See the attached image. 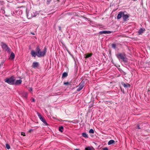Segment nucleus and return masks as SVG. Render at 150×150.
Instances as JSON below:
<instances>
[{"instance_id": "obj_30", "label": "nucleus", "mask_w": 150, "mask_h": 150, "mask_svg": "<svg viewBox=\"0 0 150 150\" xmlns=\"http://www.w3.org/2000/svg\"><path fill=\"white\" fill-rule=\"evenodd\" d=\"M137 128L139 129H141V128L140 127V126L139 125H137Z\"/></svg>"}, {"instance_id": "obj_9", "label": "nucleus", "mask_w": 150, "mask_h": 150, "mask_svg": "<svg viewBox=\"0 0 150 150\" xmlns=\"http://www.w3.org/2000/svg\"><path fill=\"white\" fill-rule=\"evenodd\" d=\"M111 33V32L110 31L103 30L100 31L99 33L102 34H110Z\"/></svg>"}, {"instance_id": "obj_31", "label": "nucleus", "mask_w": 150, "mask_h": 150, "mask_svg": "<svg viewBox=\"0 0 150 150\" xmlns=\"http://www.w3.org/2000/svg\"><path fill=\"white\" fill-rule=\"evenodd\" d=\"M31 14H32V16L33 17H35L36 16V15H35V14H33V15L32 13H31Z\"/></svg>"}, {"instance_id": "obj_19", "label": "nucleus", "mask_w": 150, "mask_h": 150, "mask_svg": "<svg viewBox=\"0 0 150 150\" xmlns=\"http://www.w3.org/2000/svg\"><path fill=\"white\" fill-rule=\"evenodd\" d=\"M64 129V127L63 126H61L59 127V130L61 132H63V130Z\"/></svg>"}, {"instance_id": "obj_16", "label": "nucleus", "mask_w": 150, "mask_h": 150, "mask_svg": "<svg viewBox=\"0 0 150 150\" xmlns=\"http://www.w3.org/2000/svg\"><path fill=\"white\" fill-rule=\"evenodd\" d=\"M115 142V141L113 140H110L108 143V144L109 145H111Z\"/></svg>"}, {"instance_id": "obj_15", "label": "nucleus", "mask_w": 150, "mask_h": 150, "mask_svg": "<svg viewBox=\"0 0 150 150\" xmlns=\"http://www.w3.org/2000/svg\"><path fill=\"white\" fill-rule=\"evenodd\" d=\"M82 136L86 138H88V134L85 133H83L82 134Z\"/></svg>"}, {"instance_id": "obj_28", "label": "nucleus", "mask_w": 150, "mask_h": 150, "mask_svg": "<svg viewBox=\"0 0 150 150\" xmlns=\"http://www.w3.org/2000/svg\"><path fill=\"white\" fill-rule=\"evenodd\" d=\"M103 150H108V149L107 147H105L103 149Z\"/></svg>"}, {"instance_id": "obj_1", "label": "nucleus", "mask_w": 150, "mask_h": 150, "mask_svg": "<svg viewBox=\"0 0 150 150\" xmlns=\"http://www.w3.org/2000/svg\"><path fill=\"white\" fill-rule=\"evenodd\" d=\"M35 50L36 52H35L33 50L31 51L30 54L32 56L35 57L37 56L38 57H44L45 56L47 51V49L45 47L43 50L41 51L39 46H38L36 48Z\"/></svg>"}, {"instance_id": "obj_32", "label": "nucleus", "mask_w": 150, "mask_h": 150, "mask_svg": "<svg viewBox=\"0 0 150 150\" xmlns=\"http://www.w3.org/2000/svg\"><path fill=\"white\" fill-rule=\"evenodd\" d=\"M29 88V90L30 91H32V88L30 87Z\"/></svg>"}, {"instance_id": "obj_24", "label": "nucleus", "mask_w": 150, "mask_h": 150, "mask_svg": "<svg viewBox=\"0 0 150 150\" xmlns=\"http://www.w3.org/2000/svg\"><path fill=\"white\" fill-rule=\"evenodd\" d=\"M85 150H91V148L90 147H88L85 148Z\"/></svg>"}, {"instance_id": "obj_5", "label": "nucleus", "mask_w": 150, "mask_h": 150, "mask_svg": "<svg viewBox=\"0 0 150 150\" xmlns=\"http://www.w3.org/2000/svg\"><path fill=\"white\" fill-rule=\"evenodd\" d=\"M39 66V63L37 62H33L32 67L36 69L38 68Z\"/></svg>"}, {"instance_id": "obj_26", "label": "nucleus", "mask_w": 150, "mask_h": 150, "mask_svg": "<svg viewBox=\"0 0 150 150\" xmlns=\"http://www.w3.org/2000/svg\"><path fill=\"white\" fill-rule=\"evenodd\" d=\"M64 84L65 85H69V84L70 85V83H69L68 82H64Z\"/></svg>"}, {"instance_id": "obj_3", "label": "nucleus", "mask_w": 150, "mask_h": 150, "mask_svg": "<svg viewBox=\"0 0 150 150\" xmlns=\"http://www.w3.org/2000/svg\"><path fill=\"white\" fill-rule=\"evenodd\" d=\"M2 47L3 49L5 51H7L8 52H9V50L8 49V47L7 45L5 44L4 43H2Z\"/></svg>"}, {"instance_id": "obj_25", "label": "nucleus", "mask_w": 150, "mask_h": 150, "mask_svg": "<svg viewBox=\"0 0 150 150\" xmlns=\"http://www.w3.org/2000/svg\"><path fill=\"white\" fill-rule=\"evenodd\" d=\"M6 147L8 149H9V145L8 144H6Z\"/></svg>"}, {"instance_id": "obj_17", "label": "nucleus", "mask_w": 150, "mask_h": 150, "mask_svg": "<svg viewBox=\"0 0 150 150\" xmlns=\"http://www.w3.org/2000/svg\"><path fill=\"white\" fill-rule=\"evenodd\" d=\"M27 96L28 93L26 92L22 94L23 96L25 99L27 98Z\"/></svg>"}, {"instance_id": "obj_10", "label": "nucleus", "mask_w": 150, "mask_h": 150, "mask_svg": "<svg viewBox=\"0 0 150 150\" xmlns=\"http://www.w3.org/2000/svg\"><path fill=\"white\" fill-rule=\"evenodd\" d=\"M145 31V29L144 28H141L139 30L138 33L139 35H142Z\"/></svg>"}, {"instance_id": "obj_4", "label": "nucleus", "mask_w": 150, "mask_h": 150, "mask_svg": "<svg viewBox=\"0 0 150 150\" xmlns=\"http://www.w3.org/2000/svg\"><path fill=\"white\" fill-rule=\"evenodd\" d=\"M38 117L40 120L44 123L46 125H47L48 124L46 122L45 119L41 115L40 113H38Z\"/></svg>"}, {"instance_id": "obj_34", "label": "nucleus", "mask_w": 150, "mask_h": 150, "mask_svg": "<svg viewBox=\"0 0 150 150\" xmlns=\"http://www.w3.org/2000/svg\"><path fill=\"white\" fill-rule=\"evenodd\" d=\"M21 7H23V8H25V7L24 6H20V7H19V8H21Z\"/></svg>"}, {"instance_id": "obj_14", "label": "nucleus", "mask_w": 150, "mask_h": 150, "mask_svg": "<svg viewBox=\"0 0 150 150\" xmlns=\"http://www.w3.org/2000/svg\"><path fill=\"white\" fill-rule=\"evenodd\" d=\"M15 54L13 52H12L10 55V59L13 60L15 58Z\"/></svg>"}, {"instance_id": "obj_7", "label": "nucleus", "mask_w": 150, "mask_h": 150, "mask_svg": "<svg viewBox=\"0 0 150 150\" xmlns=\"http://www.w3.org/2000/svg\"><path fill=\"white\" fill-rule=\"evenodd\" d=\"M129 15L128 14H125L123 13V15L122 16V18L123 20L125 21H127L128 18L129 17Z\"/></svg>"}, {"instance_id": "obj_12", "label": "nucleus", "mask_w": 150, "mask_h": 150, "mask_svg": "<svg viewBox=\"0 0 150 150\" xmlns=\"http://www.w3.org/2000/svg\"><path fill=\"white\" fill-rule=\"evenodd\" d=\"M123 12L122 11L120 12L119 14L117 15V19H120L122 17V16L123 15Z\"/></svg>"}, {"instance_id": "obj_20", "label": "nucleus", "mask_w": 150, "mask_h": 150, "mask_svg": "<svg viewBox=\"0 0 150 150\" xmlns=\"http://www.w3.org/2000/svg\"><path fill=\"white\" fill-rule=\"evenodd\" d=\"M92 54L91 53H89L87 54L86 56V58H88L90 57H91L92 55Z\"/></svg>"}, {"instance_id": "obj_2", "label": "nucleus", "mask_w": 150, "mask_h": 150, "mask_svg": "<svg viewBox=\"0 0 150 150\" xmlns=\"http://www.w3.org/2000/svg\"><path fill=\"white\" fill-rule=\"evenodd\" d=\"M117 58L119 59H121L124 62L127 61V59L126 57V55L124 52L119 53L116 55Z\"/></svg>"}, {"instance_id": "obj_29", "label": "nucleus", "mask_w": 150, "mask_h": 150, "mask_svg": "<svg viewBox=\"0 0 150 150\" xmlns=\"http://www.w3.org/2000/svg\"><path fill=\"white\" fill-rule=\"evenodd\" d=\"M31 100H32V101L33 102H35V100L34 98H32L31 99Z\"/></svg>"}, {"instance_id": "obj_18", "label": "nucleus", "mask_w": 150, "mask_h": 150, "mask_svg": "<svg viewBox=\"0 0 150 150\" xmlns=\"http://www.w3.org/2000/svg\"><path fill=\"white\" fill-rule=\"evenodd\" d=\"M67 76L68 74L66 72H64L62 74V78H65Z\"/></svg>"}, {"instance_id": "obj_23", "label": "nucleus", "mask_w": 150, "mask_h": 150, "mask_svg": "<svg viewBox=\"0 0 150 150\" xmlns=\"http://www.w3.org/2000/svg\"><path fill=\"white\" fill-rule=\"evenodd\" d=\"M5 81L9 84V78H7L5 79Z\"/></svg>"}, {"instance_id": "obj_36", "label": "nucleus", "mask_w": 150, "mask_h": 150, "mask_svg": "<svg viewBox=\"0 0 150 150\" xmlns=\"http://www.w3.org/2000/svg\"><path fill=\"white\" fill-rule=\"evenodd\" d=\"M1 64H0V66H1ZM2 65H3V64H2Z\"/></svg>"}, {"instance_id": "obj_35", "label": "nucleus", "mask_w": 150, "mask_h": 150, "mask_svg": "<svg viewBox=\"0 0 150 150\" xmlns=\"http://www.w3.org/2000/svg\"><path fill=\"white\" fill-rule=\"evenodd\" d=\"M75 149V150H80L79 149Z\"/></svg>"}, {"instance_id": "obj_27", "label": "nucleus", "mask_w": 150, "mask_h": 150, "mask_svg": "<svg viewBox=\"0 0 150 150\" xmlns=\"http://www.w3.org/2000/svg\"><path fill=\"white\" fill-rule=\"evenodd\" d=\"M51 0H47V5L49 4L50 2H51Z\"/></svg>"}, {"instance_id": "obj_6", "label": "nucleus", "mask_w": 150, "mask_h": 150, "mask_svg": "<svg viewBox=\"0 0 150 150\" xmlns=\"http://www.w3.org/2000/svg\"><path fill=\"white\" fill-rule=\"evenodd\" d=\"M15 81V78L13 76L10 77V84L14 85Z\"/></svg>"}, {"instance_id": "obj_11", "label": "nucleus", "mask_w": 150, "mask_h": 150, "mask_svg": "<svg viewBox=\"0 0 150 150\" xmlns=\"http://www.w3.org/2000/svg\"><path fill=\"white\" fill-rule=\"evenodd\" d=\"M22 82V81L21 80H17L15 82L14 85H17L20 84Z\"/></svg>"}, {"instance_id": "obj_22", "label": "nucleus", "mask_w": 150, "mask_h": 150, "mask_svg": "<svg viewBox=\"0 0 150 150\" xmlns=\"http://www.w3.org/2000/svg\"><path fill=\"white\" fill-rule=\"evenodd\" d=\"M90 133H94V131L93 129H91L89 132Z\"/></svg>"}, {"instance_id": "obj_13", "label": "nucleus", "mask_w": 150, "mask_h": 150, "mask_svg": "<svg viewBox=\"0 0 150 150\" xmlns=\"http://www.w3.org/2000/svg\"><path fill=\"white\" fill-rule=\"evenodd\" d=\"M121 84L125 88L129 87L130 86V85L128 83L125 84L123 82L121 83Z\"/></svg>"}, {"instance_id": "obj_21", "label": "nucleus", "mask_w": 150, "mask_h": 150, "mask_svg": "<svg viewBox=\"0 0 150 150\" xmlns=\"http://www.w3.org/2000/svg\"><path fill=\"white\" fill-rule=\"evenodd\" d=\"M111 46H112V48H113L114 49H115L116 48V45L115 44H112Z\"/></svg>"}, {"instance_id": "obj_8", "label": "nucleus", "mask_w": 150, "mask_h": 150, "mask_svg": "<svg viewBox=\"0 0 150 150\" xmlns=\"http://www.w3.org/2000/svg\"><path fill=\"white\" fill-rule=\"evenodd\" d=\"M84 85L83 83H81L79 85V88L77 89V91H79L81 90L83 88Z\"/></svg>"}, {"instance_id": "obj_33", "label": "nucleus", "mask_w": 150, "mask_h": 150, "mask_svg": "<svg viewBox=\"0 0 150 150\" xmlns=\"http://www.w3.org/2000/svg\"><path fill=\"white\" fill-rule=\"evenodd\" d=\"M21 135H23V136H25V133H23H23H21Z\"/></svg>"}]
</instances>
